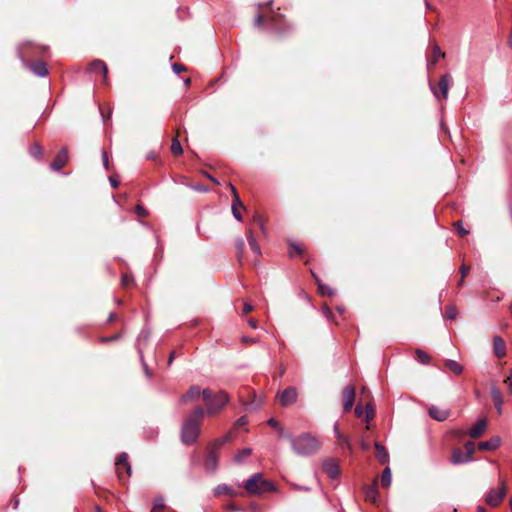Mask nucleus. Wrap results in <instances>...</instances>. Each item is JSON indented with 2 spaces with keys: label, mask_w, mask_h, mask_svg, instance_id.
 I'll use <instances>...</instances> for the list:
<instances>
[{
  "label": "nucleus",
  "mask_w": 512,
  "mask_h": 512,
  "mask_svg": "<svg viewBox=\"0 0 512 512\" xmlns=\"http://www.w3.org/2000/svg\"><path fill=\"white\" fill-rule=\"evenodd\" d=\"M450 80H451L450 75L445 74L440 78L439 83H438L439 90L444 99H447V97H448V89H449Z\"/></svg>",
  "instance_id": "obj_25"
},
{
  "label": "nucleus",
  "mask_w": 512,
  "mask_h": 512,
  "mask_svg": "<svg viewBox=\"0 0 512 512\" xmlns=\"http://www.w3.org/2000/svg\"><path fill=\"white\" fill-rule=\"evenodd\" d=\"M253 307L251 304L249 303H245L244 306H243V311L242 313L243 314H246V313H249L250 311H252Z\"/></svg>",
  "instance_id": "obj_59"
},
{
  "label": "nucleus",
  "mask_w": 512,
  "mask_h": 512,
  "mask_svg": "<svg viewBox=\"0 0 512 512\" xmlns=\"http://www.w3.org/2000/svg\"><path fill=\"white\" fill-rule=\"evenodd\" d=\"M322 311H323V314L327 317V319H332V311L330 310V308L325 305L323 308H322Z\"/></svg>",
  "instance_id": "obj_56"
},
{
  "label": "nucleus",
  "mask_w": 512,
  "mask_h": 512,
  "mask_svg": "<svg viewBox=\"0 0 512 512\" xmlns=\"http://www.w3.org/2000/svg\"><path fill=\"white\" fill-rule=\"evenodd\" d=\"M243 488L249 495L262 496L266 493L275 492V484L266 479L262 473H254L244 483Z\"/></svg>",
  "instance_id": "obj_3"
},
{
  "label": "nucleus",
  "mask_w": 512,
  "mask_h": 512,
  "mask_svg": "<svg viewBox=\"0 0 512 512\" xmlns=\"http://www.w3.org/2000/svg\"><path fill=\"white\" fill-rule=\"evenodd\" d=\"M507 492L505 481L500 479V486L498 488H491L485 497V502L491 506H498Z\"/></svg>",
  "instance_id": "obj_6"
},
{
  "label": "nucleus",
  "mask_w": 512,
  "mask_h": 512,
  "mask_svg": "<svg viewBox=\"0 0 512 512\" xmlns=\"http://www.w3.org/2000/svg\"><path fill=\"white\" fill-rule=\"evenodd\" d=\"M323 470L331 479H336L340 475L339 465L333 459H326L323 462Z\"/></svg>",
  "instance_id": "obj_13"
},
{
  "label": "nucleus",
  "mask_w": 512,
  "mask_h": 512,
  "mask_svg": "<svg viewBox=\"0 0 512 512\" xmlns=\"http://www.w3.org/2000/svg\"><path fill=\"white\" fill-rule=\"evenodd\" d=\"M253 221H254V223H255V224H257V225H258L259 229H260L263 233H265V224H264V222H263V220H262L261 216H260V215H258V214H256V215L254 216V218H253Z\"/></svg>",
  "instance_id": "obj_44"
},
{
  "label": "nucleus",
  "mask_w": 512,
  "mask_h": 512,
  "mask_svg": "<svg viewBox=\"0 0 512 512\" xmlns=\"http://www.w3.org/2000/svg\"><path fill=\"white\" fill-rule=\"evenodd\" d=\"M171 152L173 155L178 156L183 153L182 145L178 139H173L171 144Z\"/></svg>",
  "instance_id": "obj_34"
},
{
  "label": "nucleus",
  "mask_w": 512,
  "mask_h": 512,
  "mask_svg": "<svg viewBox=\"0 0 512 512\" xmlns=\"http://www.w3.org/2000/svg\"><path fill=\"white\" fill-rule=\"evenodd\" d=\"M205 469L209 473H213L218 468V454L216 452V449L212 447V449L207 453L205 458Z\"/></svg>",
  "instance_id": "obj_11"
},
{
  "label": "nucleus",
  "mask_w": 512,
  "mask_h": 512,
  "mask_svg": "<svg viewBox=\"0 0 512 512\" xmlns=\"http://www.w3.org/2000/svg\"><path fill=\"white\" fill-rule=\"evenodd\" d=\"M465 449H466V452L465 454L468 455L469 459L472 460V455L474 454L475 452V446H474V443L471 442V441H468L466 444H465Z\"/></svg>",
  "instance_id": "obj_41"
},
{
  "label": "nucleus",
  "mask_w": 512,
  "mask_h": 512,
  "mask_svg": "<svg viewBox=\"0 0 512 512\" xmlns=\"http://www.w3.org/2000/svg\"><path fill=\"white\" fill-rule=\"evenodd\" d=\"M267 424L272 428H278L279 429V435L283 436V429L280 427L279 422L275 418H270L267 422Z\"/></svg>",
  "instance_id": "obj_43"
},
{
  "label": "nucleus",
  "mask_w": 512,
  "mask_h": 512,
  "mask_svg": "<svg viewBox=\"0 0 512 512\" xmlns=\"http://www.w3.org/2000/svg\"><path fill=\"white\" fill-rule=\"evenodd\" d=\"M391 482H392L391 469H390L389 467H386V468L383 470V472H382V476H381V485H382L384 488H388V487H390Z\"/></svg>",
  "instance_id": "obj_30"
},
{
  "label": "nucleus",
  "mask_w": 512,
  "mask_h": 512,
  "mask_svg": "<svg viewBox=\"0 0 512 512\" xmlns=\"http://www.w3.org/2000/svg\"><path fill=\"white\" fill-rule=\"evenodd\" d=\"M317 284H318V289H319V292L321 295H327V296H332L334 294V290L332 288H330L329 286L321 283L319 281V279L313 274Z\"/></svg>",
  "instance_id": "obj_32"
},
{
  "label": "nucleus",
  "mask_w": 512,
  "mask_h": 512,
  "mask_svg": "<svg viewBox=\"0 0 512 512\" xmlns=\"http://www.w3.org/2000/svg\"><path fill=\"white\" fill-rule=\"evenodd\" d=\"M365 499L369 502L375 503L378 498L377 480L373 484L364 488Z\"/></svg>",
  "instance_id": "obj_22"
},
{
  "label": "nucleus",
  "mask_w": 512,
  "mask_h": 512,
  "mask_svg": "<svg viewBox=\"0 0 512 512\" xmlns=\"http://www.w3.org/2000/svg\"><path fill=\"white\" fill-rule=\"evenodd\" d=\"M230 440V434H227L226 436L220 438V439H217L214 443H213V448L214 449H219L221 446H223L226 442H228Z\"/></svg>",
  "instance_id": "obj_40"
},
{
  "label": "nucleus",
  "mask_w": 512,
  "mask_h": 512,
  "mask_svg": "<svg viewBox=\"0 0 512 512\" xmlns=\"http://www.w3.org/2000/svg\"><path fill=\"white\" fill-rule=\"evenodd\" d=\"M278 398H279L280 404L283 407H288L297 401L298 391H297L296 387L290 386V387L286 388L284 391H282L281 393H279Z\"/></svg>",
  "instance_id": "obj_7"
},
{
  "label": "nucleus",
  "mask_w": 512,
  "mask_h": 512,
  "mask_svg": "<svg viewBox=\"0 0 512 512\" xmlns=\"http://www.w3.org/2000/svg\"><path fill=\"white\" fill-rule=\"evenodd\" d=\"M148 337H149L148 332H146L145 330H142L140 335H139L138 340H140L141 338H144L146 340Z\"/></svg>",
  "instance_id": "obj_63"
},
{
  "label": "nucleus",
  "mask_w": 512,
  "mask_h": 512,
  "mask_svg": "<svg viewBox=\"0 0 512 512\" xmlns=\"http://www.w3.org/2000/svg\"><path fill=\"white\" fill-rule=\"evenodd\" d=\"M204 415V409L202 407H196L184 420L180 432V438L183 444L190 445L197 440Z\"/></svg>",
  "instance_id": "obj_1"
},
{
  "label": "nucleus",
  "mask_w": 512,
  "mask_h": 512,
  "mask_svg": "<svg viewBox=\"0 0 512 512\" xmlns=\"http://www.w3.org/2000/svg\"><path fill=\"white\" fill-rule=\"evenodd\" d=\"M118 338H119V335H118V334H116V335H113V336H111V337H102V338H101V341H102V342H104V343H106V342H110V341L116 340V339H118Z\"/></svg>",
  "instance_id": "obj_58"
},
{
  "label": "nucleus",
  "mask_w": 512,
  "mask_h": 512,
  "mask_svg": "<svg viewBox=\"0 0 512 512\" xmlns=\"http://www.w3.org/2000/svg\"><path fill=\"white\" fill-rule=\"evenodd\" d=\"M487 427V421L486 419H480L468 432L469 436L471 438H478L480 437L485 428Z\"/></svg>",
  "instance_id": "obj_23"
},
{
  "label": "nucleus",
  "mask_w": 512,
  "mask_h": 512,
  "mask_svg": "<svg viewBox=\"0 0 512 512\" xmlns=\"http://www.w3.org/2000/svg\"><path fill=\"white\" fill-rule=\"evenodd\" d=\"M490 393H491V397H492L493 403L495 405V408L497 409V412L499 414H501L502 413V405H503V397H502L500 390L495 385H492Z\"/></svg>",
  "instance_id": "obj_21"
},
{
  "label": "nucleus",
  "mask_w": 512,
  "mask_h": 512,
  "mask_svg": "<svg viewBox=\"0 0 512 512\" xmlns=\"http://www.w3.org/2000/svg\"><path fill=\"white\" fill-rule=\"evenodd\" d=\"M267 20L269 27L271 30L275 31L278 34H283L286 30L283 28V15L280 13H276L273 10L270 11L268 16H264L262 14H258L255 18V25L260 26L264 20Z\"/></svg>",
  "instance_id": "obj_5"
},
{
  "label": "nucleus",
  "mask_w": 512,
  "mask_h": 512,
  "mask_svg": "<svg viewBox=\"0 0 512 512\" xmlns=\"http://www.w3.org/2000/svg\"><path fill=\"white\" fill-rule=\"evenodd\" d=\"M261 404H262V401L256 402L254 400V401H252V402L247 404V408H249L251 410H256V409H258L261 406Z\"/></svg>",
  "instance_id": "obj_50"
},
{
  "label": "nucleus",
  "mask_w": 512,
  "mask_h": 512,
  "mask_svg": "<svg viewBox=\"0 0 512 512\" xmlns=\"http://www.w3.org/2000/svg\"><path fill=\"white\" fill-rule=\"evenodd\" d=\"M172 69L176 74H179L181 71L185 70V67L181 64L175 63L172 65Z\"/></svg>",
  "instance_id": "obj_54"
},
{
  "label": "nucleus",
  "mask_w": 512,
  "mask_h": 512,
  "mask_svg": "<svg viewBox=\"0 0 512 512\" xmlns=\"http://www.w3.org/2000/svg\"><path fill=\"white\" fill-rule=\"evenodd\" d=\"M429 416L437 421H444L448 418L449 412L446 410H441L436 406H431L428 410Z\"/></svg>",
  "instance_id": "obj_24"
},
{
  "label": "nucleus",
  "mask_w": 512,
  "mask_h": 512,
  "mask_svg": "<svg viewBox=\"0 0 512 512\" xmlns=\"http://www.w3.org/2000/svg\"><path fill=\"white\" fill-rule=\"evenodd\" d=\"M469 271L470 267L465 264H462V266L460 267V273L462 278H465L468 275Z\"/></svg>",
  "instance_id": "obj_51"
},
{
  "label": "nucleus",
  "mask_w": 512,
  "mask_h": 512,
  "mask_svg": "<svg viewBox=\"0 0 512 512\" xmlns=\"http://www.w3.org/2000/svg\"><path fill=\"white\" fill-rule=\"evenodd\" d=\"M248 423V418L246 416H241L236 422L235 427L239 428L245 426Z\"/></svg>",
  "instance_id": "obj_47"
},
{
  "label": "nucleus",
  "mask_w": 512,
  "mask_h": 512,
  "mask_svg": "<svg viewBox=\"0 0 512 512\" xmlns=\"http://www.w3.org/2000/svg\"><path fill=\"white\" fill-rule=\"evenodd\" d=\"M251 454L250 448H244L238 454L235 455L234 461L237 463H241L243 459Z\"/></svg>",
  "instance_id": "obj_37"
},
{
  "label": "nucleus",
  "mask_w": 512,
  "mask_h": 512,
  "mask_svg": "<svg viewBox=\"0 0 512 512\" xmlns=\"http://www.w3.org/2000/svg\"><path fill=\"white\" fill-rule=\"evenodd\" d=\"M508 385L509 393L512 394V369L510 370L509 376L504 380Z\"/></svg>",
  "instance_id": "obj_49"
},
{
  "label": "nucleus",
  "mask_w": 512,
  "mask_h": 512,
  "mask_svg": "<svg viewBox=\"0 0 512 512\" xmlns=\"http://www.w3.org/2000/svg\"><path fill=\"white\" fill-rule=\"evenodd\" d=\"M373 417H374V412L372 410V407L368 404L366 406V410H365V421L369 422L373 419Z\"/></svg>",
  "instance_id": "obj_45"
},
{
  "label": "nucleus",
  "mask_w": 512,
  "mask_h": 512,
  "mask_svg": "<svg viewBox=\"0 0 512 512\" xmlns=\"http://www.w3.org/2000/svg\"><path fill=\"white\" fill-rule=\"evenodd\" d=\"M303 251L304 250H303L302 246L296 244L295 242H291L289 244V251H288V253H289V256L291 258L295 257L296 255H302Z\"/></svg>",
  "instance_id": "obj_33"
},
{
  "label": "nucleus",
  "mask_w": 512,
  "mask_h": 512,
  "mask_svg": "<svg viewBox=\"0 0 512 512\" xmlns=\"http://www.w3.org/2000/svg\"><path fill=\"white\" fill-rule=\"evenodd\" d=\"M247 240H248V243H249V246H250L251 250L254 253L260 255L261 254L260 247L257 244L256 239H255V237H254V235H253L251 230L248 233Z\"/></svg>",
  "instance_id": "obj_31"
},
{
  "label": "nucleus",
  "mask_w": 512,
  "mask_h": 512,
  "mask_svg": "<svg viewBox=\"0 0 512 512\" xmlns=\"http://www.w3.org/2000/svg\"><path fill=\"white\" fill-rule=\"evenodd\" d=\"M444 56L445 54L441 51L440 47L438 45H434L432 49V57L428 60V67L435 65L436 62Z\"/></svg>",
  "instance_id": "obj_29"
},
{
  "label": "nucleus",
  "mask_w": 512,
  "mask_h": 512,
  "mask_svg": "<svg viewBox=\"0 0 512 512\" xmlns=\"http://www.w3.org/2000/svg\"><path fill=\"white\" fill-rule=\"evenodd\" d=\"M135 211H136V213H137L138 215H140V216H143V217H144V216H146V215H147V211H146V209H145L143 206H141V205H137V206L135 207Z\"/></svg>",
  "instance_id": "obj_53"
},
{
  "label": "nucleus",
  "mask_w": 512,
  "mask_h": 512,
  "mask_svg": "<svg viewBox=\"0 0 512 512\" xmlns=\"http://www.w3.org/2000/svg\"><path fill=\"white\" fill-rule=\"evenodd\" d=\"M343 408L345 412H349L355 401V387L353 385L346 386L342 393Z\"/></svg>",
  "instance_id": "obj_9"
},
{
  "label": "nucleus",
  "mask_w": 512,
  "mask_h": 512,
  "mask_svg": "<svg viewBox=\"0 0 512 512\" xmlns=\"http://www.w3.org/2000/svg\"><path fill=\"white\" fill-rule=\"evenodd\" d=\"M89 72L103 76V82H107L108 68L102 60L96 59L90 63Z\"/></svg>",
  "instance_id": "obj_10"
},
{
  "label": "nucleus",
  "mask_w": 512,
  "mask_h": 512,
  "mask_svg": "<svg viewBox=\"0 0 512 512\" xmlns=\"http://www.w3.org/2000/svg\"><path fill=\"white\" fill-rule=\"evenodd\" d=\"M21 58H23V56H21ZM23 63L25 66H28L30 68V70L38 77H44L48 74V70H47V67H46V64L43 62V61H38L36 63H33V64H28L27 61H25L24 59H22Z\"/></svg>",
  "instance_id": "obj_14"
},
{
  "label": "nucleus",
  "mask_w": 512,
  "mask_h": 512,
  "mask_svg": "<svg viewBox=\"0 0 512 512\" xmlns=\"http://www.w3.org/2000/svg\"><path fill=\"white\" fill-rule=\"evenodd\" d=\"M109 181H110V183H111L113 188H117L118 187L119 182L114 177H110Z\"/></svg>",
  "instance_id": "obj_61"
},
{
  "label": "nucleus",
  "mask_w": 512,
  "mask_h": 512,
  "mask_svg": "<svg viewBox=\"0 0 512 512\" xmlns=\"http://www.w3.org/2000/svg\"><path fill=\"white\" fill-rule=\"evenodd\" d=\"M333 432H334V436L338 440L339 444L341 446L347 448L349 450V452L352 453L353 447H352L350 438L340 432L338 423L334 424Z\"/></svg>",
  "instance_id": "obj_16"
},
{
  "label": "nucleus",
  "mask_w": 512,
  "mask_h": 512,
  "mask_svg": "<svg viewBox=\"0 0 512 512\" xmlns=\"http://www.w3.org/2000/svg\"><path fill=\"white\" fill-rule=\"evenodd\" d=\"M355 414L357 417H363L364 415V410L363 408L360 406V405H357L356 408H355Z\"/></svg>",
  "instance_id": "obj_57"
},
{
  "label": "nucleus",
  "mask_w": 512,
  "mask_h": 512,
  "mask_svg": "<svg viewBox=\"0 0 512 512\" xmlns=\"http://www.w3.org/2000/svg\"><path fill=\"white\" fill-rule=\"evenodd\" d=\"M416 359L422 364H428L430 361V356L423 350H416Z\"/></svg>",
  "instance_id": "obj_35"
},
{
  "label": "nucleus",
  "mask_w": 512,
  "mask_h": 512,
  "mask_svg": "<svg viewBox=\"0 0 512 512\" xmlns=\"http://www.w3.org/2000/svg\"><path fill=\"white\" fill-rule=\"evenodd\" d=\"M102 161H103L104 168L106 170H108L109 169V161H108V154L106 151H102Z\"/></svg>",
  "instance_id": "obj_52"
},
{
  "label": "nucleus",
  "mask_w": 512,
  "mask_h": 512,
  "mask_svg": "<svg viewBox=\"0 0 512 512\" xmlns=\"http://www.w3.org/2000/svg\"><path fill=\"white\" fill-rule=\"evenodd\" d=\"M202 398L206 405L205 414L214 416L220 413L223 408L228 404L230 398L225 391H218L213 393L210 389L202 391Z\"/></svg>",
  "instance_id": "obj_4"
},
{
  "label": "nucleus",
  "mask_w": 512,
  "mask_h": 512,
  "mask_svg": "<svg viewBox=\"0 0 512 512\" xmlns=\"http://www.w3.org/2000/svg\"><path fill=\"white\" fill-rule=\"evenodd\" d=\"M38 50H39V53L41 55H45L48 52V47H46V46H39Z\"/></svg>",
  "instance_id": "obj_62"
},
{
  "label": "nucleus",
  "mask_w": 512,
  "mask_h": 512,
  "mask_svg": "<svg viewBox=\"0 0 512 512\" xmlns=\"http://www.w3.org/2000/svg\"><path fill=\"white\" fill-rule=\"evenodd\" d=\"M374 447L376 449V457L377 459L379 460V462L381 464H385L388 462V458H389V455H388V452L386 451V449L384 448V446H382L380 443L378 442H375L374 443Z\"/></svg>",
  "instance_id": "obj_26"
},
{
  "label": "nucleus",
  "mask_w": 512,
  "mask_h": 512,
  "mask_svg": "<svg viewBox=\"0 0 512 512\" xmlns=\"http://www.w3.org/2000/svg\"><path fill=\"white\" fill-rule=\"evenodd\" d=\"M227 509H228L229 511H233V512H234V511H239V510H240V509H239L235 504H233V503L228 504V505H227Z\"/></svg>",
  "instance_id": "obj_60"
},
{
  "label": "nucleus",
  "mask_w": 512,
  "mask_h": 512,
  "mask_svg": "<svg viewBox=\"0 0 512 512\" xmlns=\"http://www.w3.org/2000/svg\"><path fill=\"white\" fill-rule=\"evenodd\" d=\"M500 445H501V438L499 436H494L487 441L479 443L478 448L480 450L493 451V450H496L497 448H499Z\"/></svg>",
  "instance_id": "obj_19"
},
{
  "label": "nucleus",
  "mask_w": 512,
  "mask_h": 512,
  "mask_svg": "<svg viewBox=\"0 0 512 512\" xmlns=\"http://www.w3.org/2000/svg\"><path fill=\"white\" fill-rule=\"evenodd\" d=\"M202 395V391L199 386L192 385L188 391L183 394L180 398V403L184 404L187 402L194 401L199 398V396Z\"/></svg>",
  "instance_id": "obj_15"
},
{
  "label": "nucleus",
  "mask_w": 512,
  "mask_h": 512,
  "mask_svg": "<svg viewBox=\"0 0 512 512\" xmlns=\"http://www.w3.org/2000/svg\"><path fill=\"white\" fill-rule=\"evenodd\" d=\"M232 192H233V196H234V199H233V202L232 203H235L236 207L239 208V207H243V203L241 202L240 198H239V195L236 191V188L230 183L229 184Z\"/></svg>",
  "instance_id": "obj_39"
},
{
  "label": "nucleus",
  "mask_w": 512,
  "mask_h": 512,
  "mask_svg": "<svg viewBox=\"0 0 512 512\" xmlns=\"http://www.w3.org/2000/svg\"><path fill=\"white\" fill-rule=\"evenodd\" d=\"M455 226L457 227L458 229V233L461 235V236H465L467 235L469 232L463 228V226L460 224V222H457L455 224Z\"/></svg>",
  "instance_id": "obj_55"
},
{
  "label": "nucleus",
  "mask_w": 512,
  "mask_h": 512,
  "mask_svg": "<svg viewBox=\"0 0 512 512\" xmlns=\"http://www.w3.org/2000/svg\"><path fill=\"white\" fill-rule=\"evenodd\" d=\"M115 468H116V473L120 480H122L124 477V474L122 472L123 469L125 470L126 476H130L131 466L128 463V454L127 453L123 452L118 456V458L116 459V462H115Z\"/></svg>",
  "instance_id": "obj_8"
},
{
  "label": "nucleus",
  "mask_w": 512,
  "mask_h": 512,
  "mask_svg": "<svg viewBox=\"0 0 512 512\" xmlns=\"http://www.w3.org/2000/svg\"><path fill=\"white\" fill-rule=\"evenodd\" d=\"M215 496L219 497L222 495H227L230 497H237L239 493L234 490L231 486L227 484H219L214 488Z\"/></svg>",
  "instance_id": "obj_18"
},
{
  "label": "nucleus",
  "mask_w": 512,
  "mask_h": 512,
  "mask_svg": "<svg viewBox=\"0 0 512 512\" xmlns=\"http://www.w3.org/2000/svg\"><path fill=\"white\" fill-rule=\"evenodd\" d=\"M445 317L450 320L454 319L456 317V309L453 306L446 307Z\"/></svg>",
  "instance_id": "obj_42"
},
{
  "label": "nucleus",
  "mask_w": 512,
  "mask_h": 512,
  "mask_svg": "<svg viewBox=\"0 0 512 512\" xmlns=\"http://www.w3.org/2000/svg\"><path fill=\"white\" fill-rule=\"evenodd\" d=\"M29 152L32 157L39 159L42 156V147L38 143H35L30 147Z\"/></svg>",
  "instance_id": "obj_36"
},
{
  "label": "nucleus",
  "mask_w": 512,
  "mask_h": 512,
  "mask_svg": "<svg viewBox=\"0 0 512 512\" xmlns=\"http://www.w3.org/2000/svg\"><path fill=\"white\" fill-rule=\"evenodd\" d=\"M242 341H243V342H247V343H253L255 340H254L253 338H250V337H246V336H244V337L242 338Z\"/></svg>",
  "instance_id": "obj_64"
},
{
  "label": "nucleus",
  "mask_w": 512,
  "mask_h": 512,
  "mask_svg": "<svg viewBox=\"0 0 512 512\" xmlns=\"http://www.w3.org/2000/svg\"><path fill=\"white\" fill-rule=\"evenodd\" d=\"M121 281H122V285H123V286H128V285H130V284L132 283V281H133V277H132V276H130V275H128V274H124V275L122 276Z\"/></svg>",
  "instance_id": "obj_48"
},
{
  "label": "nucleus",
  "mask_w": 512,
  "mask_h": 512,
  "mask_svg": "<svg viewBox=\"0 0 512 512\" xmlns=\"http://www.w3.org/2000/svg\"><path fill=\"white\" fill-rule=\"evenodd\" d=\"M236 248H237V252H238V260L241 262L242 254H243V251L245 248V243L242 238H238L236 240Z\"/></svg>",
  "instance_id": "obj_38"
},
{
  "label": "nucleus",
  "mask_w": 512,
  "mask_h": 512,
  "mask_svg": "<svg viewBox=\"0 0 512 512\" xmlns=\"http://www.w3.org/2000/svg\"><path fill=\"white\" fill-rule=\"evenodd\" d=\"M232 213H233V216L234 218L237 220V221H242V215L239 211V208L236 207L235 203H232Z\"/></svg>",
  "instance_id": "obj_46"
},
{
  "label": "nucleus",
  "mask_w": 512,
  "mask_h": 512,
  "mask_svg": "<svg viewBox=\"0 0 512 512\" xmlns=\"http://www.w3.org/2000/svg\"><path fill=\"white\" fill-rule=\"evenodd\" d=\"M68 161V151L66 148H62L56 155L55 159L50 164V168L53 171L61 170Z\"/></svg>",
  "instance_id": "obj_12"
},
{
  "label": "nucleus",
  "mask_w": 512,
  "mask_h": 512,
  "mask_svg": "<svg viewBox=\"0 0 512 512\" xmlns=\"http://www.w3.org/2000/svg\"><path fill=\"white\" fill-rule=\"evenodd\" d=\"M294 453L299 456H310L320 449V442L310 433H303L298 437L289 436Z\"/></svg>",
  "instance_id": "obj_2"
},
{
  "label": "nucleus",
  "mask_w": 512,
  "mask_h": 512,
  "mask_svg": "<svg viewBox=\"0 0 512 512\" xmlns=\"http://www.w3.org/2000/svg\"><path fill=\"white\" fill-rule=\"evenodd\" d=\"M159 511H167V512H176L173 509L167 508L164 499L162 497L155 498L153 502V506L151 512H159Z\"/></svg>",
  "instance_id": "obj_28"
},
{
  "label": "nucleus",
  "mask_w": 512,
  "mask_h": 512,
  "mask_svg": "<svg viewBox=\"0 0 512 512\" xmlns=\"http://www.w3.org/2000/svg\"><path fill=\"white\" fill-rule=\"evenodd\" d=\"M445 367L456 375H460L463 372V366L452 359H447L445 361Z\"/></svg>",
  "instance_id": "obj_27"
},
{
  "label": "nucleus",
  "mask_w": 512,
  "mask_h": 512,
  "mask_svg": "<svg viewBox=\"0 0 512 512\" xmlns=\"http://www.w3.org/2000/svg\"><path fill=\"white\" fill-rule=\"evenodd\" d=\"M494 353L498 358H503L506 355V345L500 336L493 338Z\"/></svg>",
  "instance_id": "obj_20"
},
{
  "label": "nucleus",
  "mask_w": 512,
  "mask_h": 512,
  "mask_svg": "<svg viewBox=\"0 0 512 512\" xmlns=\"http://www.w3.org/2000/svg\"><path fill=\"white\" fill-rule=\"evenodd\" d=\"M450 461L454 465H460L471 462V459H469L468 455H466L465 452H463L461 449L455 448L452 451Z\"/></svg>",
  "instance_id": "obj_17"
}]
</instances>
